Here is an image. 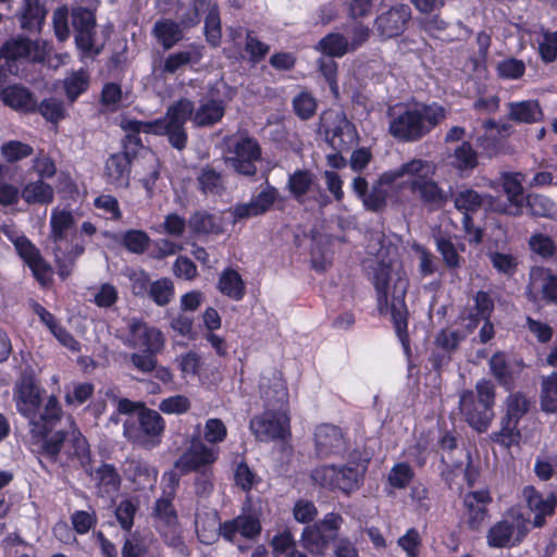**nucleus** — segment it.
Segmentation results:
<instances>
[{
	"instance_id": "obj_1",
	"label": "nucleus",
	"mask_w": 557,
	"mask_h": 557,
	"mask_svg": "<svg viewBox=\"0 0 557 557\" xmlns=\"http://www.w3.org/2000/svg\"><path fill=\"white\" fill-rule=\"evenodd\" d=\"M368 253L375 258L373 285L381 313H391L396 333L403 344L407 339L408 310L405 296L409 286L407 274L398 259L395 248L386 245L382 233H373L367 245Z\"/></svg>"
},
{
	"instance_id": "obj_2",
	"label": "nucleus",
	"mask_w": 557,
	"mask_h": 557,
	"mask_svg": "<svg viewBox=\"0 0 557 557\" xmlns=\"http://www.w3.org/2000/svg\"><path fill=\"white\" fill-rule=\"evenodd\" d=\"M259 388L267 409L250 420V430L258 441L285 440L289 434L288 391L280 372L273 370L260 377Z\"/></svg>"
},
{
	"instance_id": "obj_3",
	"label": "nucleus",
	"mask_w": 557,
	"mask_h": 557,
	"mask_svg": "<svg viewBox=\"0 0 557 557\" xmlns=\"http://www.w3.org/2000/svg\"><path fill=\"white\" fill-rule=\"evenodd\" d=\"M435 171L436 168L432 162L414 158L397 169L383 173L382 180L396 182L406 177L403 185L409 189L412 197L423 206L437 210L446 205L449 195L434 181Z\"/></svg>"
},
{
	"instance_id": "obj_4",
	"label": "nucleus",
	"mask_w": 557,
	"mask_h": 557,
	"mask_svg": "<svg viewBox=\"0 0 557 557\" xmlns=\"http://www.w3.org/2000/svg\"><path fill=\"white\" fill-rule=\"evenodd\" d=\"M389 134L405 143H414L426 136L445 117V109L422 102L397 104L388 110Z\"/></svg>"
},
{
	"instance_id": "obj_5",
	"label": "nucleus",
	"mask_w": 557,
	"mask_h": 557,
	"mask_svg": "<svg viewBox=\"0 0 557 557\" xmlns=\"http://www.w3.org/2000/svg\"><path fill=\"white\" fill-rule=\"evenodd\" d=\"M194 103L188 99H180L172 104L163 119L144 122L134 119H124L121 123L125 131L133 132L134 135H128L131 141L136 145L140 144L138 133L166 135L170 144L182 150L186 147L187 134L185 131V123L188 119L193 117Z\"/></svg>"
},
{
	"instance_id": "obj_6",
	"label": "nucleus",
	"mask_w": 557,
	"mask_h": 557,
	"mask_svg": "<svg viewBox=\"0 0 557 557\" xmlns=\"http://www.w3.org/2000/svg\"><path fill=\"white\" fill-rule=\"evenodd\" d=\"M16 410L28 420L34 436H44L61 417V407L54 396H49L41 409L40 388L30 377H23L14 387Z\"/></svg>"
},
{
	"instance_id": "obj_7",
	"label": "nucleus",
	"mask_w": 557,
	"mask_h": 557,
	"mask_svg": "<svg viewBox=\"0 0 557 557\" xmlns=\"http://www.w3.org/2000/svg\"><path fill=\"white\" fill-rule=\"evenodd\" d=\"M67 422L66 430L57 431L51 435H48L47 432L44 436H40L45 438L42 444L44 454L52 461H61L62 447L71 445L73 451H67V459H77L79 466L83 469H87L89 463V445L74 421L69 418Z\"/></svg>"
},
{
	"instance_id": "obj_8",
	"label": "nucleus",
	"mask_w": 557,
	"mask_h": 557,
	"mask_svg": "<svg viewBox=\"0 0 557 557\" xmlns=\"http://www.w3.org/2000/svg\"><path fill=\"white\" fill-rule=\"evenodd\" d=\"M164 429L165 422L159 412L140 408L136 416L124 421L123 435L133 444L149 449L160 444Z\"/></svg>"
},
{
	"instance_id": "obj_9",
	"label": "nucleus",
	"mask_w": 557,
	"mask_h": 557,
	"mask_svg": "<svg viewBox=\"0 0 557 557\" xmlns=\"http://www.w3.org/2000/svg\"><path fill=\"white\" fill-rule=\"evenodd\" d=\"M343 522L341 515L330 512L318 522L306 527L301 534L304 547L313 555H323L329 544L336 540Z\"/></svg>"
},
{
	"instance_id": "obj_10",
	"label": "nucleus",
	"mask_w": 557,
	"mask_h": 557,
	"mask_svg": "<svg viewBox=\"0 0 557 557\" xmlns=\"http://www.w3.org/2000/svg\"><path fill=\"white\" fill-rule=\"evenodd\" d=\"M362 466H321L312 471V480L323 486L332 490H339L344 493H350L358 488L359 482L363 475Z\"/></svg>"
},
{
	"instance_id": "obj_11",
	"label": "nucleus",
	"mask_w": 557,
	"mask_h": 557,
	"mask_svg": "<svg viewBox=\"0 0 557 557\" xmlns=\"http://www.w3.org/2000/svg\"><path fill=\"white\" fill-rule=\"evenodd\" d=\"M320 129L330 147L339 152L348 151L356 144V129L341 112H324L321 115Z\"/></svg>"
},
{
	"instance_id": "obj_12",
	"label": "nucleus",
	"mask_w": 557,
	"mask_h": 557,
	"mask_svg": "<svg viewBox=\"0 0 557 557\" xmlns=\"http://www.w3.org/2000/svg\"><path fill=\"white\" fill-rule=\"evenodd\" d=\"M528 533L527 520L520 513H512L495 523L487 532L491 547H507L520 543Z\"/></svg>"
},
{
	"instance_id": "obj_13",
	"label": "nucleus",
	"mask_w": 557,
	"mask_h": 557,
	"mask_svg": "<svg viewBox=\"0 0 557 557\" xmlns=\"http://www.w3.org/2000/svg\"><path fill=\"white\" fill-rule=\"evenodd\" d=\"M51 45L46 40H32L18 35L5 40L0 53L7 60L25 59L32 62H41L51 52Z\"/></svg>"
},
{
	"instance_id": "obj_14",
	"label": "nucleus",
	"mask_w": 557,
	"mask_h": 557,
	"mask_svg": "<svg viewBox=\"0 0 557 557\" xmlns=\"http://www.w3.org/2000/svg\"><path fill=\"white\" fill-rule=\"evenodd\" d=\"M219 456V451L207 445L200 435V424L195 428L189 447L176 461L175 467L183 472L196 471L202 467L212 465Z\"/></svg>"
},
{
	"instance_id": "obj_15",
	"label": "nucleus",
	"mask_w": 557,
	"mask_h": 557,
	"mask_svg": "<svg viewBox=\"0 0 557 557\" xmlns=\"http://www.w3.org/2000/svg\"><path fill=\"white\" fill-rule=\"evenodd\" d=\"M528 297L533 302L557 305V274L547 268H532L529 275Z\"/></svg>"
},
{
	"instance_id": "obj_16",
	"label": "nucleus",
	"mask_w": 557,
	"mask_h": 557,
	"mask_svg": "<svg viewBox=\"0 0 557 557\" xmlns=\"http://www.w3.org/2000/svg\"><path fill=\"white\" fill-rule=\"evenodd\" d=\"M128 334L124 338V344L131 348H145L147 352L157 354L164 346V336L156 327H150L138 319L127 320Z\"/></svg>"
},
{
	"instance_id": "obj_17",
	"label": "nucleus",
	"mask_w": 557,
	"mask_h": 557,
	"mask_svg": "<svg viewBox=\"0 0 557 557\" xmlns=\"http://www.w3.org/2000/svg\"><path fill=\"white\" fill-rule=\"evenodd\" d=\"M232 151L234 157L228 161L237 173L247 176L257 173L255 162L260 159L261 149L256 139L240 135L234 139Z\"/></svg>"
},
{
	"instance_id": "obj_18",
	"label": "nucleus",
	"mask_w": 557,
	"mask_h": 557,
	"mask_svg": "<svg viewBox=\"0 0 557 557\" xmlns=\"http://www.w3.org/2000/svg\"><path fill=\"white\" fill-rule=\"evenodd\" d=\"M278 196V190L267 183L249 201L235 205L231 213L235 221L263 215L272 209Z\"/></svg>"
},
{
	"instance_id": "obj_19",
	"label": "nucleus",
	"mask_w": 557,
	"mask_h": 557,
	"mask_svg": "<svg viewBox=\"0 0 557 557\" xmlns=\"http://www.w3.org/2000/svg\"><path fill=\"white\" fill-rule=\"evenodd\" d=\"M278 196V190L267 183L249 201L235 205L231 213L235 221L263 215L272 209Z\"/></svg>"
},
{
	"instance_id": "obj_20",
	"label": "nucleus",
	"mask_w": 557,
	"mask_h": 557,
	"mask_svg": "<svg viewBox=\"0 0 557 557\" xmlns=\"http://www.w3.org/2000/svg\"><path fill=\"white\" fill-rule=\"evenodd\" d=\"M459 409L468 424L481 433L490 428L494 419V410L475 400V395L470 389L460 393Z\"/></svg>"
},
{
	"instance_id": "obj_21",
	"label": "nucleus",
	"mask_w": 557,
	"mask_h": 557,
	"mask_svg": "<svg viewBox=\"0 0 557 557\" xmlns=\"http://www.w3.org/2000/svg\"><path fill=\"white\" fill-rule=\"evenodd\" d=\"M261 532V524L255 515H239L220 525V534L231 543H237L238 537L255 539Z\"/></svg>"
},
{
	"instance_id": "obj_22",
	"label": "nucleus",
	"mask_w": 557,
	"mask_h": 557,
	"mask_svg": "<svg viewBox=\"0 0 557 557\" xmlns=\"http://www.w3.org/2000/svg\"><path fill=\"white\" fill-rule=\"evenodd\" d=\"M411 15L410 8L399 4L376 17V29L382 37L392 38L400 35Z\"/></svg>"
},
{
	"instance_id": "obj_23",
	"label": "nucleus",
	"mask_w": 557,
	"mask_h": 557,
	"mask_svg": "<svg viewBox=\"0 0 557 557\" xmlns=\"http://www.w3.org/2000/svg\"><path fill=\"white\" fill-rule=\"evenodd\" d=\"M314 442L317 454L321 458L341 454L345 448L341 429L331 424H321L317 428Z\"/></svg>"
},
{
	"instance_id": "obj_24",
	"label": "nucleus",
	"mask_w": 557,
	"mask_h": 557,
	"mask_svg": "<svg viewBox=\"0 0 557 557\" xmlns=\"http://www.w3.org/2000/svg\"><path fill=\"white\" fill-rule=\"evenodd\" d=\"M47 10L39 0H23L16 18L20 27L29 33H39L45 24Z\"/></svg>"
},
{
	"instance_id": "obj_25",
	"label": "nucleus",
	"mask_w": 557,
	"mask_h": 557,
	"mask_svg": "<svg viewBox=\"0 0 557 557\" xmlns=\"http://www.w3.org/2000/svg\"><path fill=\"white\" fill-rule=\"evenodd\" d=\"M84 470L96 483V487L98 488V493L100 495H110L119 490L121 478L113 466L103 463L97 469L92 470L89 462L87 469Z\"/></svg>"
},
{
	"instance_id": "obj_26",
	"label": "nucleus",
	"mask_w": 557,
	"mask_h": 557,
	"mask_svg": "<svg viewBox=\"0 0 557 557\" xmlns=\"http://www.w3.org/2000/svg\"><path fill=\"white\" fill-rule=\"evenodd\" d=\"M75 224L76 221L70 211L59 209L52 210L50 219V238L53 243V247L66 244L69 237L75 230Z\"/></svg>"
},
{
	"instance_id": "obj_27",
	"label": "nucleus",
	"mask_w": 557,
	"mask_h": 557,
	"mask_svg": "<svg viewBox=\"0 0 557 557\" xmlns=\"http://www.w3.org/2000/svg\"><path fill=\"white\" fill-rule=\"evenodd\" d=\"M104 176L109 184L117 187L126 186L129 176V159L127 153L110 156L104 164Z\"/></svg>"
},
{
	"instance_id": "obj_28",
	"label": "nucleus",
	"mask_w": 557,
	"mask_h": 557,
	"mask_svg": "<svg viewBox=\"0 0 557 557\" xmlns=\"http://www.w3.org/2000/svg\"><path fill=\"white\" fill-rule=\"evenodd\" d=\"M84 251L85 248L79 243H72L70 246L66 243L53 247L58 273L63 280L71 275L76 259L81 257Z\"/></svg>"
},
{
	"instance_id": "obj_29",
	"label": "nucleus",
	"mask_w": 557,
	"mask_h": 557,
	"mask_svg": "<svg viewBox=\"0 0 557 557\" xmlns=\"http://www.w3.org/2000/svg\"><path fill=\"white\" fill-rule=\"evenodd\" d=\"M525 494L528 506L535 513L533 524L540 528L544 524L545 517L554 512L556 499L553 495L543 496L532 487L527 488Z\"/></svg>"
},
{
	"instance_id": "obj_30",
	"label": "nucleus",
	"mask_w": 557,
	"mask_h": 557,
	"mask_svg": "<svg viewBox=\"0 0 557 557\" xmlns=\"http://www.w3.org/2000/svg\"><path fill=\"white\" fill-rule=\"evenodd\" d=\"M2 99L9 107L23 112H33L37 107V102L32 92L28 89L16 85L9 86L3 89Z\"/></svg>"
},
{
	"instance_id": "obj_31",
	"label": "nucleus",
	"mask_w": 557,
	"mask_h": 557,
	"mask_svg": "<svg viewBox=\"0 0 557 557\" xmlns=\"http://www.w3.org/2000/svg\"><path fill=\"white\" fill-rule=\"evenodd\" d=\"M509 120L518 123H536L542 117V110L535 100H523L507 104Z\"/></svg>"
},
{
	"instance_id": "obj_32",
	"label": "nucleus",
	"mask_w": 557,
	"mask_h": 557,
	"mask_svg": "<svg viewBox=\"0 0 557 557\" xmlns=\"http://www.w3.org/2000/svg\"><path fill=\"white\" fill-rule=\"evenodd\" d=\"M225 112V103L222 100L210 99L202 102L193 115V122L197 126H211L220 122Z\"/></svg>"
},
{
	"instance_id": "obj_33",
	"label": "nucleus",
	"mask_w": 557,
	"mask_h": 557,
	"mask_svg": "<svg viewBox=\"0 0 557 557\" xmlns=\"http://www.w3.org/2000/svg\"><path fill=\"white\" fill-rule=\"evenodd\" d=\"M21 197L28 205H49L54 199V191L50 184L37 180L24 186Z\"/></svg>"
},
{
	"instance_id": "obj_34",
	"label": "nucleus",
	"mask_w": 557,
	"mask_h": 557,
	"mask_svg": "<svg viewBox=\"0 0 557 557\" xmlns=\"http://www.w3.org/2000/svg\"><path fill=\"white\" fill-rule=\"evenodd\" d=\"M152 33L164 49H171L183 39V29L180 24L168 18L157 21Z\"/></svg>"
},
{
	"instance_id": "obj_35",
	"label": "nucleus",
	"mask_w": 557,
	"mask_h": 557,
	"mask_svg": "<svg viewBox=\"0 0 557 557\" xmlns=\"http://www.w3.org/2000/svg\"><path fill=\"white\" fill-rule=\"evenodd\" d=\"M314 175L307 170H297L289 175L287 189L300 203H304L306 195L315 186Z\"/></svg>"
},
{
	"instance_id": "obj_36",
	"label": "nucleus",
	"mask_w": 557,
	"mask_h": 557,
	"mask_svg": "<svg viewBox=\"0 0 557 557\" xmlns=\"http://www.w3.org/2000/svg\"><path fill=\"white\" fill-rule=\"evenodd\" d=\"M503 185L511 206L508 212L513 215L520 214L524 201L521 174H505Z\"/></svg>"
},
{
	"instance_id": "obj_37",
	"label": "nucleus",
	"mask_w": 557,
	"mask_h": 557,
	"mask_svg": "<svg viewBox=\"0 0 557 557\" xmlns=\"http://www.w3.org/2000/svg\"><path fill=\"white\" fill-rule=\"evenodd\" d=\"M315 49L331 58H341L350 52L348 39L339 33H330L317 44Z\"/></svg>"
},
{
	"instance_id": "obj_38",
	"label": "nucleus",
	"mask_w": 557,
	"mask_h": 557,
	"mask_svg": "<svg viewBox=\"0 0 557 557\" xmlns=\"http://www.w3.org/2000/svg\"><path fill=\"white\" fill-rule=\"evenodd\" d=\"M219 289L223 295L234 300H240L245 295V284L240 275L232 269L225 270L221 273Z\"/></svg>"
},
{
	"instance_id": "obj_39",
	"label": "nucleus",
	"mask_w": 557,
	"mask_h": 557,
	"mask_svg": "<svg viewBox=\"0 0 557 557\" xmlns=\"http://www.w3.org/2000/svg\"><path fill=\"white\" fill-rule=\"evenodd\" d=\"M490 438L505 448L518 445L521 440L518 423L502 417L500 429L491 433Z\"/></svg>"
},
{
	"instance_id": "obj_40",
	"label": "nucleus",
	"mask_w": 557,
	"mask_h": 557,
	"mask_svg": "<svg viewBox=\"0 0 557 557\" xmlns=\"http://www.w3.org/2000/svg\"><path fill=\"white\" fill-rule=\"evenodd\" d=\"M200 59L201 53L196 48L171 53L164 60L162 72L174 74L188 64L197 63Z\"/></svg>"
},
{
	"instance_id": "obj_41",
	"label": "nucleus",
	"mask_w": 557,
	"mask_h": 557,
	"mask_svg": "<svg viewBox=\"0 0 557 557\" xmlns=\"http://www.w3.org/2000/svg\"><path fill=\"white\" fill-rule=\"evenodd\" d=\"M191 231L198 234H219L222 232L221 219L205 211L195 212L188 222Z\"/></svg>"
},
{
	"instance_id": "obj_42",
	"label": "nucleus",
	"mask_w": 557,
	"mask_h": 557,
	"mask_svg": "<svg viewBox=\"0 0 557 557\" xmlns=\"http://www.w3.org/2000/svg\"><path fill=\"white\" fill-rule=\"evenodd\" d=\"M221 524L215 512L197 516L195 525L199 540L205 544L213 543L220 534Z\"/></svg>"
},
{
	"instance_id": "obj_43",
	"label": "nucleus",
	"mask_w": 557,
	"mask_h": 557,
	"mask_svg": "<svg viewBox=\"0 0 557 557\" xmlns=\"http://www.w3.org/2000/svg\"><path fill=\"white\" fill-rule=\"evenodd\" d=\"M89 86V75L83 69L69 74L63 81L65 95L71 102H74Z\"/></svg>"
},
{
	"instance_id": "obj_44",
	"label": "nucleus",
	"mask_w": 557,
	"mask_h": 557,
	"mask_svg": "<svg viewBox=\"0 0 557 557\" xmlns=\"http://www.w3.org/2000/svg\"><path fill=\"white\" fill-rule=\"evenodd\" d=\"M451 158L453 166L460 171H470L478 165V154L468 141H462L456 147Z\"/></svg>"
},
{
	"instance_id": "obj_45",
	"label": "nucleus",
	"mask_w": 557,
	"mask_h": 557,
	"mask_svg": "<svg viewBox=\"0 0 557 557\" xmlns=\"http://www.w3.org/2000/svg\"><path fill=\"white\" fill-rule=\"evenodd\" d=\"M531 401L521 393L508 395L505 401L504 418L519 423L521 418L529 411Z\"/></svg>"
},
{
	"instance_id": "obj_46",
	"label": "nucleus",
	"mask_w": 557,
	"mask_h": 557,
	"mask_svg": "<svg viewBox=\"0 0 557 557\" xmlns=\"http://www.w3.org/2000/svg\"><path fill=\"white\" fill-rule=\"evenodd\" d=\"M541 406L546 412H557V374L552 373L542 379Z\"/></svg>"
},
{
	"instance_id": "obj_47",
	"label": "nucleus",
	"mask_w": 557,
	"mask_h": 557,
	"mask_svg": "<svg viewBox=\"0 0 557 557\" xmlns=\"http://www.w3.org/2000/svg\"><path fill=\"white\" fill-rule=\"evenodd\" d=\"M490 370L500 385L510 386L513 381V370L504 354L497 352L492 356L490 359Z\"/></svg>"
},
{
	"instance_id": "obj_48",
	"label": "nucleus",
	"mask_w": 557,
	"mask_h": 557,
	"mask_svg": "<svg viewBox=\"0 0 557 557\" xmlns=\"http://www.w3.org/2000/svg\"><path fill=\"white\" fill-rule=\"evenodd\" d=\"M437 251L441 253L444 263L449 269H456L461 265V257L458 248L453 244L451 239L445 235L437 234L434 236Z\"/></svg>"
},
{
	"instance_id": "obj_49",
	"label": "nucleus",
	"mask_w": 557,
	"mask_h": 557,
	"mask_svg": "<svg viewBox=\"0 0 557 557\" xmlns=\"http://www.w3.org/2000/svg\"><path fill=\"white\" fill-rule=\"evenodd\" d=\"M148 295L156 305L166 306L174 297V284L170 278H159L150 284Z\"/></svg>"
},
{
	"instance_id": "obj_50",
	"label": "nucleus",
	"mask_w": 557,
	"mask_h": 557,
	"mask_svg": "<svg viewBox=\"0 0 557 557\" xmlns=\"http://www.w3.org/2000/svg\"><path fill=\"white\" fill-rule=\"evenodd\" d=\"M198 185L203 194L219 195L224 190V182L219 172L211 168H205L200 171Z\"/></svg>"
},
{
	"instance_id": "obj_51",
	"label": "nucleus",
	"mask_w": 557,
	"mask_h": 557,
	"mask_svg": "<svg viewBox=\"0 0 557 557\" xmlns=\"http://www.w3.org/2000/svg\"><path fill=\"white\" fill-rule=\"evenodd\" d=\"M200 435L202 441L211 445L220 444L227 436V428L222 420L210 418L205 422L203 428H200Z\"/></svg>"
},
{
	"instance_id": "obj_52",
	"label": "nucleus",
	"mask_w": 557,
	"mask_h": 557,
	"mask_svg": "<svg viewBox=\"0 0 557 557\" xmlns=\"http://www.w3.org/2000/svg\"><path fill=\"white\" fill-rule=\"evenodd\" d=\"M484 198L473 189H463L455 196V207L465 214L478 211L483 205Z\"/></svg>"
},
{
	"instance_id": "obj_53",
	"label": "nucleus",
	"mask_w": 557,
	"mask_h": 557,
	"mask_svg": "<svg viewBox=\"0 0 557 557\" xmlns=\"http://www.w3.org/2000/svg\"><path fill=\"white\" fill-rule=\"evenodd\" d=\"M394 182H383L382 176L372 186L371 190H368L367 195L362 198L363 206L371 211L381 210L386 203L387 191L383 188V185H389Z\"/></svg>"
},
{
	"instance_id": "obj_54",
	"label": "nucleus",
	"mask_w": 557,
	"mask_h": 557,
	"mask_svg": "<svg viewBox=\"0 0 557 557\" xmlns=\"http://www.w3.org/2000/svg\"><path fill=\"white\" fill-rule=\"evenodd\" d=\"M295 114L301 120L312 117L317 111V100L308 91H301L293 99Z\"/></svg>"
},
{
	"instance_id": "obj_55",
	"label": "nucleus",
	"mask_w": 557,
	"mask_h": 557,
	"mask_svg": "<svg viewBox=\"0 0 557 557\" xmlns=\"http://www.w3.org/2000/svg\"><path fill=\"white\" fill-rule=\"evenodd\" d=\"M38 110L40 114L51 123H58L66 115V109L62 100L48 98L40 102Z\"/></svg>"
},
{
	"instance_id": "obj_56",
	"label": "nucleus",
	"mask_w": 557,
	"mask_h": 557,
	"mask_svg": "<svg viewBox=\"0 0 557 557\" xmlns=\"http://www.w3.org/2000/svg\"><path fill=\"white\" fill-rule=\"evenodd\" d=\"M474 308L476 310V314H469L470 323L467 327H475L478 318H482L484 320L488 319L491 312L493 311L494 304L490 295L485 292H478L474 296Z\"/></svg>"
},
{
	"instance_id": "obj_57",
	"label": "nucleus",
	"mask_w": 557,
	"mask_h": 557,
	"mask_svg": "<svg viewBox=\"0 0 557 557\" xmlns=\"http://www.w3.org/2000/svg\"><path fill=\"white\" fill-rule=\"evenodd\" d=\"M527 205L533 215L553 216L557 213L556 203L543 195H530Z\"/></svg>"
},
{
	"instance_id": "obj_58",
	"label": "nucleus",
	"mask_w": 557,
	"mask_h": 557,
	"mask_svg": "<svg viewBox=\"0 0 557 557\" xmlns=\"http://www.w3.org/2000/svg\"><path fill=\"white\" fill-rule=\"evenodd\" d=\"M529 247L532 252L544 259L553 257L556 252V245L554 240L543 233L533 234L529 239Z\"/></svg>"
},
{
	"instance_id": "obj_59",
	"label": "nucleus",
	"mask_w": 557,
	"mask_h": 557,
	"mask_svg": "<svg viewBox=\"0 0 557 557\" xmlns=\"http://www.w3.org/2000/svg\"><path fill=\"white\" fill-rule=\"evenodd\" d=\"M75 42L79 50L86 54L97 55L101 52L103 45L96 39L95 29L77 32Z\"/></svg>"
},
{
	"instance_id": "obj_60",
	"label": "nucleus",
	"mask_w": 557,
	"mask_h": 557,
	"mask_svg": "<svg viewBox=\"0 0 557 557\" xmlns=\"http://www.w3.org/2000/svg\"><path fill=\"white\" fill-rule=\"evenodd\" d=\"M156 517L164 524L172 527L177 522L176 511L172 504V493L166 497L159 498L154 506Z\"/></svg>"
},
{
	"instance_id": "obj_61",
	"label": "nucleus",
	"mask_w": 557,
	"mask_h": 557,
	"mask_svg": "<svg viewBox=\"0 0 557 557\" xmlns=\"http://www.w3.org/2000/svg\"><path fill=\"white\" fill-rule=\"evenodd\" d=\"M159 409L165 414H183L190 409V400L184 395L170 396L160 401Z\"/></svg>"
},
{
	"instance_id": "obj_62",
	"label": "nucleus",
	"mask_w": 557,
	"mask_h": 557,
	"mask_svg": "<svg viewBox=\"0 0 557 557\" xmlns=\"http://www.w3.org/2000/svg\"><path fill=\"white\" fill-rule=\"evenodd\" d=\"M149 236L144 231L131 230L123 235V244L134 253H143L149 244Z\"/></svg>"
},
{
	"instance_id": "obj_63",
	"label": "nucleus",
	"mask_w": 557,
	"mask_h": 557,
	"mask_svg": "<svg viewBox=\"0 0 557 557\" xmlns=\"http://www.w3.org/2000/svg\"><path fill=\"white\" fill-rule=\"evenodd\" d=\"M488 259L492 265L500 273L511 276L517 271V260L513 256L503 252H490Z\"/></svg>"
},
{
	"instance_id": "obj_64",
	"label": "nucleus",
	"mask_w": 557,
	"mask_h": 557,
	"mask_svg": "<svg viewBox=\"0 0 557 557\" xmlns=\"http://www.w3.org/2000/svg\"><path fill=\"white\" fill-rule=\"evenodd\" d=\"M1 153L8 162H16L33 153V148L21 141L11 140L1 148Z\"/></svg>"
}]
</instances>
